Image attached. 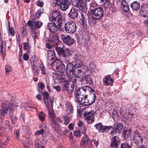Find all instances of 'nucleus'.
<instances>
[{
  "label": "nucleus",
  "instance_id": "nucleus-64",
  "mask_svg": "<svg viewBox=\"0 0 148 148\" xmlns=\"http://www.w3.org/2000/svg\"><path fill=\"white\" fill-rule=\"evenodd\" d=\"M114 132L115 134L116 135L119 134L121 132L114 127V129L112 130V132Z\"/></svg>",
  "mask_w": 148,
  "mask_h": 148
},
{
  "label": "nucleus",
  "instance_id": "nucleus-50",
  "mask_svg": "<svg viewBox=\"0 0 148 148\" xmlns=\"http://www.w3.org/2000/svg\"><path fill=\"white\" fill-rule=\"evenodd\" d=\"M74 135L77 137H80L81 135V134L80 132L76 130L73 133Z\"/></svg>",
  "mask_w": 148,
  "mask_h": 148
},
{
  "label": "nucleus",
  "instance_id": "nucleus-46",
  "mask_svg": "<svg viewBox=\"0 0 148 148\" xmlns=\"http://www.w3.org/2000/svg\"><path fill=\"white\" fill-rule=\"evenodd\" d=\"M9 27V32H10V34H11V35L13 36L14 35L15 32L14 29L12 27H10V26L9 25L8 26Z\"/></svg>",
  "mask_w": 148,
  "mask_h": 148
},
{
  "label": "nucleus",
  "instance_id": "nucleus-57",
  "mask_svg": "<svg viewBox=\"0 0 148 148\" xmlns=\"http://www.w3.org/2000/svg\"><path fill=\"white\" fill-rule=\"evenodd\" d=\"M23 44V49L25 50H27L29 47V43H28L25 42Z\"/></svg>",
  "mask_w": 148,
  "mask_h": 148
},
{
  "label": "nucleus",
  "instance_id": "nucleus-62",
  "mask_svg": "<svg viewBox=\"0 0 148 148\" xmlns=\"http://www.w3.org/2000/svg\"><path fill=\"white\" fill-rule=\"evenodd\" d=\"M53 88L56 90L57 91H60L61 90L60 87L59 86H53Z\"/></svg>",
  "mask_w": 148,
  "mask_h": 148
},
{
  "label": "nucleus",
  "instance_id": "nucleus-22",
  "mask_svg": "<svg viewBox=\"0 0 148 148\" xmlns=\"http://www.w3.org/2000/svg\"><path fill=\"white\" fill-rule=\"evenodd\" d=\"M78 101L82 104L85 106L90 105L88 101V99L87 96H84V97H79L77 99Z\"/></svg>",
  "mask_w": 148,
  "mask_h": 148
},
{
  "label": "nucleus",
  "instance_id": "nucleus-31",
  "mask_svg": "<svg viewBox=\"0 0 148 148\" xmlns=\"http://www.w3.org/2000/svg\"><path fill=\"white\" fill-rule=\"evenodd\" d=\"M66 71L67 73L70 74L71 73L73 74L74 66L71 63L68 64L66 63Z\"/></svg>",
  "mask_w": 148,
  "mask_h": 148
},
{
  "label": "nucleus",
  "instance_id": "nucleus-61",
  "mask_svg": "<svg viewBox=\"0 0 148 148\" xmlns=\"http://www.w3.org/2000/svg\"><path fill=\"white\" fill-rule=\"evenodd\" d=\"M43 4L44 3L42 1H38L37 3V5L40 7L42 6Z\"/></svg>",
  "mask_w": 148,
  "mask_h": 148
},
{
  "label": "nucleus",
  "instance_id": "nucleus-17",
  "mask_svg": "<svg viewBox=\"0 0 148 148\" xmlns=\"http://www.w3.org/2000/svg\"><path fill=\"white\" fill-rule=\"evenodd\" d=\"M84 116L88 123L91 124L94 121V118L93 112H86L84 114Z\"/></svg>",
  "mask_w": 148,
  "mask_h": 148
},
{
  "label": "nucleus",
  "instance_id": "nucleus-8",
  "mask_svg": "<svg viewBox=\"0 0 148 148\" xmlns=\"http://www.w3.org/2000/svg\"><path fill=\"white\" fill-rule=\"evenodd\" d=\"M64 29L68 34H73L76 29V25L73 21H69L65 25Z\"/></svg>",
  "mask_w": 148,
  "mask_h": 148
},
{
  "label": "nucleus",
  "instance_id": "nucleus-2",
  "mask_svg": "<svg viewBox=\"0 0 148 148\" xmlns=\"http://www.w3.org/2000/svg\"><path fill=\"white\" fill-rule=\"evenodd\" d=\"M91 17L89 19L88 21L91 25H95L97 21L101 19L103 16V10L101 7L91 9L90 10Z\"/></svg>",
  "mask_w": 148,
  "mask_h": 148
},
{
  "label": "nucleus",
  "instance_id": "nucleus-6",
  "mask_svg": "<svg viewBox=\"0 0 148 148\" xmlns=\"http://www.w3.org/2000/svg\"><path fill=\"white\" fill-rule=\"evenodd\" d=\"M53 69L54 71L63 72L65 70V65L62 63L59 59L56 60L55 62L51 64Z\"/></svg>",
  "mask_w": 148,
  "mask_h": 148
},
{
  "label": "nucleus",
  "instance_id": "nucleus-13",
  "mask_svg": "<svg viewBox=\"0 0 148 148\" xmlns=\"http://www.w3.org/2000/svg\"><path fill=\"white\" fill-rule=\"evenodd\" d=\"M42 23L40 21H35L34 20L28 21L27 23V25L31 28H40L42 25Z\"/></svg>",
  "mask_w": 148,
  "mask_h": 148
},
{
  "label": "nucleus",
  "instance_id": "nucleus-27",
  "mask_svg": "<svg viewBox=\"0 0 148 148\" xmlns=\"http://www.w3.org/2000/svg\"><path fill=\"white\" fill-rule=\"evenodd\" d=\"M77 12L76 10L74 8H72L68 14V16L72 19L77 17Z\"/></svg>",
  "mask_w": 148,
  "mask_h": 148
},
{
  "label": "nucleus",
  "instance_id": "nucleus-54",
  "mask_svg": "<svg viewBox=\"0 0 148 148\" xmlns=\"http://www.w3.org/2000/svg\"><path fill=\"white\" fill-rule=\"evenodd\" d=\"M41 146L40 142L38 140H36L35 142V146L36 148H39Z\"/></svg>",
  "mask_w": 148,
  "mask_h": 148
},
{
  "label": "nucleus",
  "instance_id": "nucleus-19",
  "mask_svg": "<svg viewBox=\"0 0 148 148\" xmlns=\"http://www.w3.org/2000/svg\"><path fill=\"white\" fill-rule=\"evenodd\" d=\"M132 138L136 144H138L142 143L143 140L140 133L137 131H135L134 135L133 136Z\"/></svg>",
  "mask_w": 148,
  "mask_h": 148
},
{
  "label": "nucleus",
  "instance_id": "nucleus-23",
  "mask_svg": "<svg viewBox=\"0 0 148 148\" xmlns=\"http://www.w3.org/2000/svg\"><path fill=\"white\" fill-rule=\"evenodd\" d=\"M95 126L96 128L99 131L108 130L111 128L110 126H103L101 123L97 124Z\"/></svg>",
  "mask_w": 148,
  "mask_h": 148
},
{
  "label": "nucleus",
  "instance_id": "nucleus-63",
  "mask_svg": "<svg viewBox=\"0 0 148 148\" xmlns=\"http://www.w3.org/2000/svg\"><path fill=\"white\" fill-rule=\"evenodd\" d=\"M21 34L23 36L26 37L27 36V32L26 30L25 29L22 30Z\"/></svg>",
  "mask_w": 148,
  "mask_h": 148
},
{
  "label": "nucleus",
  "instance_id": "nucleus-45",
  "mask_svg": "<svg viewBox=\"0 0 148 148\" xmlns=\"http://www.w3.org/2000/svg\"><path fill=\"white\" fill-rule=\"evenodd\" d=\"M1 52L3 53V49L4 46L5 45V42H2V40H1V42L0 43Z\"/></svg>",
  "mask_w": 148,
  "mask_h": 148
},
{
  "label": "nucleus",
  "instance_id": "nucleus-15",
  "mask_svg": "<svg viewBox=\"0 0 148 148\" xmlns=\"http://www.w3.org/2000/svg\"><path fill=\"white\" fill-rule=\"evenodd\" d=\"M140 15L144 17L148 16V4H144L141 5L140 10Z\"/></svg>",
  "mask_w": 148,
  "mask_h": 148
},
{
  "label": "nucleus",
  "instance_id": "nucleus-49",
  "mask_svg": "<svg viewBox=\"0 0 148 148\" xmlns=\"http://www.w3.org/2000/svg\"><path fill=\"white\" fill-rule=\"evenodd\" d=\"M29 49H28L26 53H25L23 55V59L25 60H27L29 58V56L27 54L28 53L29 51Z\"/></svg>",
  "mask_w": 148,
  "mask_h": 148
},
{
  "label": "nucleus",
  "instance_id": "nucleus-51",
  "mask_svg": "<svg viewBox=\"0 0 148 148\" xmlns=\"http://www.w3.org/2000/svg\"><path fill=\"white\" fill-rule=\"evenodd\" d=\"M59 1L58 0H53L52 3V6L53 7H55L57 4L59 5Z\"/></svg>",
  "mask_w": 148,
  "mask_h": 148
},
{
  "label": "nucleus",
  "instance_id": "nucleus-58",
  "mask_svg": "<svg viewBox=\"0 0 148 148\" xmlns=\"http://www.w3.org/2000/svg\"><path fill=\"white\" fill-rule=\"evenodd\" d=\"M14 135L16 139H18L19 134V131L18 130H16L14 132Z\"/></svg>",
  "mask_w": 148,
  "mask_h": 148
},
{
  "label": "nucleus",
  "instance_id": "nucleus-5",
  "mask_svg": "<svg viewBox=\"0 0 148 148\" xmlns=\"http://www.w3.org/2000/svg\"><path fill=\"white\" fill-rule=\"evenodd\" d=\"M93 90V89L88 86H83L78 89L76 91V97L77 99L79 97L86 96L87 93L90 92Z\"/></svg>",
  "mask_w": 148,
  "mask_h": 148
},
{
  "label": "nucleus",
  "instance_id": "nucleus-26",
  "mask_svg": "<svg viewBox=\"0 0 148 148\" xmlns=\"http://www.w3.org/2000/svg\"><path fill=\"white\" fill-rule=\"evenodd\" d=\"M90 92L91 93L88 95H87V96L90 105H91L94 102L95 100L96 95L93 90Z\"/></svg>",
  "mask_w": 148,
  "mask_h": 148
},
{
  "label": "nucleus",
  "instance_id": "nucleus-32",
  "mask_svg": "<svg viewBox=\"0 0 148 148\" xmlns=\"http://www.w3.org/2000/svg\"><path fill=\"white\" fill-rule=\"evenodd\" d=\"M131 7L133 10H138L140 8V4L137 1H134L131 4Z\"/></svg>",
  "mask_w": 148,
  "mask_h": 148
},
{
  "label": "nucleus",
  "instance_id": "nucleus-34",
  "mask_svg": "<svg viewBox=\"0 0 148 148\" xmlns=\"http://www.w3.org/2000/svg\"><path fill=\"white\" fill-rule=\"evenodd\" d=\"M91 75H85V80L86 83H89L90 84L92 85L93 82L90 77Z\"/></svg>",
  "mask_w": 148,
  "mask_h": 148
},
{
  "label": "nucleus",
  "instance_id": "nucleus-47",
  "mask_svg": "<svg viewBox=\"0 0 148 148\" xmlns=\"http://www.w3.org/2000/svg\"><path fill=\"white\" fill-rule=\"evenodd\" d=\"M32 35L34 40L35 39L38 38V34L36 32L34 31L32 32Z\"/></svg>",
  "mask_w": 148,
  "mask_h": 148
},
{
  "label": "nucleus",
  "instance_id": "nucleus-30",
  "mask_svg": "<svg viewBox=\"0 0 148 148\" xmlns=\"http://www.w3.org/2000/svg\"><path fill=\"white\" fill-rule=\"evenodd\" d=\"M83 69L82 73H85V75H92V71L91 70H89L88 67L85 66H83L82 67Z\"/></svg>",
  "mask_w": 148,
  "mask_h": 148
},
{
  "label": "nucleus",
  "instance_id": "nucleus-39",
  "mask_svg": "<svg viewBox=\"0 0 148 148\" xmlns=\"http://www.w3.org/2000/svg\"><path fill=\"white\" fill-rule=\"evenodd\" d=\"M74 59L77 62H82V57L79 55H76L74 57Z\"/></svg>",
  "mask_w": 148,
  "mask_h": 148
},
{
  "label": "nucleus",
  "instance_id": "nucleus-29",
  "mask_svg": "<svg viewBox=\"0 0 148 148\" xmlns=\"http://www.w3.org/2000/svg\"><path fill=\"white\" fill-rule=\"evenodd\" d=\"M66 106L67 113L69 114H72L73 112V109L71 103H67L66 104Z\"/></svg>",
  "mask_w": 148,
  "mask_h": 148
},
{
  "label": "nucleus",
  "instance_id": "nucleus-14",
  "mask_svg": "<svg viewBox=\"0 0 148 148\" xmlns=\"http://www.w3.org/2000/svg\"><path fill=\"white\" fill-rule=\"evenodd\" d=\"M53 104L49 105L46 106L47 109L49 116L50 118L51 119L53 124H56V121L55 119L56 118V115L53 108Z\"/></svg>",
  "mask_w": 148,
  "mask_h": 148
},
{
  "label": "nucleus",
  "instance_id": "nucleus-59",
  "mask_svg": "<svg viewBox=\"0 0 148 148\" xmlns=\"http://www.w3.org/2000/svg\"><path fill=\"white\" fill-rule=\"evenodd\" d=\"M71 82V84H73L75 85V84L76 83V78L74 77V79L72 78L71 79L69 82Z\"/></svg>",
  "mask_w": 148,
  "mask_h": 148
},
{
  "label": "nucleus",
  "instance_id": "nucleus-33",
  "mask_svg": "<svg viewBox=\"0 0 148 148\" xmlns=\"http://www.w3.org/2000/svg\"><path fill=\"white\" fill-rule=\"evenodd\" d=\"M123 132L124 135V137L125 138H127L130 135L131 132V130L130 129H128L125 130L124 129L123 130Z\"/></svg>",
  "mask_w": 148,
  "mask_h": 148
},
{
  "label": "nucleus",
  "instance_id": "nucleus-28",
  "mask_svg": "<svg viewBox=\"0 0 148 148\" xmlns=\"http://www.w3.org/2000/svg\"><path fill=\"white\" fill-rule=\"evenodd\" d=\"M121 8L122 11L125 12H127L129 10L128 5L125 0H123L121 3Z\"/></svg>",
  "mask_w": 148,
  "mask_h": 148
},
{
  "label": "nucleus",
  "instance_id": "nucleus-42",
  "mask_svg": "<svg viewBox=\"0 0 148 148\" xmlns=\"http://www.w3.org/2000/svg\"><path fill=\"white\" fill-rule=\"evenodd\" d=\"M32 70L33 71L34 76H38V75L39 73L38 71L37 67L34 66V67H33Z\"/></svg>",
  "mask_w": 148,
  "mask_h": 148
},
{
  "label": "nucleus",
  "instance_id": "nucleus-55",
  "mask_svg": "<svg viewBox=\"0 0 148 148\" xmlns=\"http://www.w3.org/2000/svg\"><path fill=\"white\" fill-rule=\"evenodd\" d=\"M97 6V4L95 3H92L90 4V10H91V9H93L94 8H95Z\"/></svg>",
  "mask_w": 148,
  "mask_h": 148
},
{
  "label": "nucleus",
  "instance_id": "nucleus-3",
  "mask_svg": "<svg viewBox=\"0 0 148 148\" xmlns=\"http://www.w3.org/2000/svg\"><path fill=\"white\" fill-rule=\"evenodd\" d=\"M50 18L52 19V22L57 24L58 29L59 31H62L63 28L61 27L62 24V17L60 13L58 11L56 10L51 12L50 15Z\"/></svg>",
  "mask_w": 148,
  "mask_h": 148
},
{
  "label": "nucleus",
  "instance_id": "nucleus-7",
  "mask_svg": "<svg viewBox=\"0 0 148 148\" xmlns=\"http://www.w3.org/2000/svg\"><path fill=\"white\" fill-rule=\"evenodd\" d=\"M12 112L11 106L7 101L3 102L0 110V114L2 116H4L6 114H10Z\"/></svg>",
  "mask_w": 148,
  "mask_h": 148
},
{
  "label": "nucleus",
  "instance_id": "nucleus-24",
  "mask_svg": "<svg viewBox=\"0 0 148 148\" xmlns=\"http://www.w3.org/2000/svg\"><path fill=\"white\" fill-rule=\"evenodd\" d=\"M103 83L107 85H110L113 82V79L111 78L110 75L105 76L103 80Z\"/></svg>",
  "mask_w": 148,
  "mask_h": 148
},
{
  "label": "nucleus",
  "instance_id": "nucleus-37",
  "mask_svg": "<svg viewBox=\"0 0 148 148\" xmlns=\"http://www.w3.org/2000/svg\"><path fill=\"white\" fill-rule=\"evenodd\" d=\"M38 90L40 93H42V90L45 87V86L43 83H39L38 84Z\"/></svg>",
  "mask_w": 148,
  "mask_h": 148
},
{
  "label": "nucleus",
  "instance_id": "nucleus-1",
  "mask_svg": "<svg viewBox=\"0 0 148 148\" xmlns=\"http://www.w3.org/2000/svg\"><path fill=\"white\" fill-rule=\"evenodd\" d=\"M73 5L78 8L79 9L83 12L85 13H81L80 19L81 21V23L84 27L87 26V23L84 16L86 15L85 12L87 10L86 6L83 0H70Z\"/></svg>",
  "mask_w": 148,
  "mask_h": 148
},
{
  "label": "nucleus",
  "instance_id": "nucleus-36",
  "mask_svg": "<svg viewBox=\"0 0 148 148\" xmlns=\"http://www.w3.org/2000/svg\"><path fill=\"white\" fill-rule=\"evenodd\" d=\"M114 127L119 132H121L123 127V125L122 123H119L115 125Z\"/></svg>",
  "mask_w": 148,
  "mask_h": 148
},
{
  "label": "nucleus",
  "instance_id": "nucleus-20",
  "mask_svg": "<svg viewBox=\"0 0 148 148\" xmlns=\"http://www.w3.org/2000/svg\"><path fill=\"white\" fill-rule=\"evenodd\" d=\"M119 138L116 136L113 137L111 139L110 148H119Z\"/></svg>",
  "mask_w": 148,
  "mask_h": 148
},
{
  "label": "nucleus",
  "instance_id": "nucleus-52",
  "mask_svg": "<svg viewBox=\"0 0 148 148\" xmlns=\"http://www.w3.org/2000/svg\"><path fill=\"white\" fill-rule=\"evenodd\" d=\"M105 1L103 5L104 6L105 8H107L110 5V1L109 0H105Z\"/></svg>",
  "mask_w": 148,
  "mask_h": 148
},
{
  "label": "nucleus",
  "instance_id": "nucleus-25",
  "mask_svg": "<svg viewBox=\"0 0 148 148\" xmlns=\"http://www.w3.org/2000/svg\"><path fill=\"white\" fill-rule=\"evenodd\" d=\"M47 28L50 32H54L57 31L58 26L57 24H56L53 22V23H48Z\"/></svg>",
  "mask_w": 148,
  "mask_h": 148
},
{
  "label": "nucleus",
  "instance_id": "nucleus-56",
  "mask_svg": "<svg viewBox=\"0 0 148 148\" xmlns=\"http://www.w3.org/2000/svg\"><path fill=\"white\" fill-rule=\"evenodd\" d=\"M89 67L91 69L90 70H93L96 67V65L94 63L91 62L89 64Z\"/></svg>",
  "mask_w": 148,
  "mask_h": 148
},
{
  "label": "nucleus",
  "instance_id": "nucleus-18",
  "mask_svg": "<svg viewBox=\"0 0 148 148\" xmlns=\"http://www.w3.org/2000/svg\"><path fill=\"white\" fill-rule=\"evenodd\" d=\"M60 8L62 10H65L69 8V0H59Z\"/></svg>",
  "mask_w": 148,
  "mask_h": 148
},
{
  "label": "nucleus",
  "instance_id": "nucleus-35",
  "mask_svg": "<svg viewBox=\"0 0 148 148\" xmlns=\"http://www.w3.org/2000/svg\"><path fill=\"white\" fill-rule=\"evenodd\" d=\"M38 116L41 122H43L44 121L46 115L42 112H40L38 114Z\"/></svg>",
  "mask_w": 148,
  "mask_h": 148
},
{
  "label": "nucleus",
  "instance_id": "nucleus-10",
  "mask_svg": "<svg viewBox=\"0 0 148 148\" xmlns=\"http://www.w3.org/2000/svg\"><path fill=\"white\" fill-rule=\"evenodd\" d=\"M83 66L77 63L74 65L73 74L77 77L81 78L83 75L82 67Z\"/></svg>",
  "mask_w": 148,
  "mask_h": 148
},
{
  "label": "nucleus",
  "instance_id": "nucleus-44",
  "mask_svg": "<svg viewBox=\"0 0 148 148\" xmlns=\"http://www.w3.org/2000/svg\"><path fill=\"white\" fill-rule=\"evenodd\" d=\"M64 124L65 125H67L68 124L70 121L69 117L65 116H64Z\"/></svg>",
  "mask_w": 148,
  "mask_h": 148
},
{
  "label": "nucleus",
  "instance_id": "nucleus-38",
  "mask_svg": "<svg viewBox=\"0 0 148 148\" xmlns=\"http://www.w3.org/2000/svg\"><path fill=\"white\" fill-rule=\"evenodd\" d=\"M43 10L40 9L38 10L36 12L35 16V18L36 19L39 18L41 14L43 13Z\"/></svg>",
  "mask_w": 148,
  "mask_h": 148
},
{
  "label": "nucleus",
  "instance_id": "nucleus-60",
  "mask_svg": "<svg viewBox=\"0 0 148 148\" xmlns=\"http://www.w3.org/2000/svg\"><path fill=\"white\" fill-rule=\"evenodd\" d=\"M74 126V124L73 123H71L69 125L68 127L70 130H72L73 129Z\"/></svg>",
  "mask_w": 148,
  "mask_h": 148
},
{
  "label": "nucleus",
  "instance_id": "nucleus-48",
  "mask_svg": "<svg viewBox=\"0 0 148 148\" xmlns=\"http://www.w3.org/2000/svg\"><path fill=\"white\" fill-rule=\"evenodd\" d=\"M44 132V130L42 129L40 130H38L36 131L35 133V134L36 135H38L40 134H42Z\"/></svg>",
  "mask_w": 148,
  "mask_h": 148
},
{
  "label": "nucleus",
  "instance_id": "nucleus-12",
  "mask_svg": "<svg viewBox=\"0 0 148 148\" xmlns=\"http://www.w3.org/2000/svg\"><path fill=\"white\" fill-rule=\"evenodd\" d=\"M44 97L43 98L46 106L48 105H52L54 102V99L53 97H51L49 98V95L48 92L45 91L43 94Z\"/></svg>",
  "mask_w": 148,
  "mask_h": 148
},
{
  "label": "nucleus",
  "instance_id": "nucleus-53",
  "mask_svg": "<svg viewBox=\"0 0 148 148\" xmlns=\"http://www.w3.org/2000/svg\"><path fill=\"white\" fill-rule=\"evenodd\" d=\"M94 142V144L96 148H97L98 145L99 143V140L97 139H95L93 140Z\"/></svg>",
  "mask_w": 148,
  "mask_h": 148
},
{
  "label": "nucleus",
  "instance_id": "nucleus-4",
  "mask_svg": "<svg viewBox=\"0 0 148 148\" xmlns=\"http://www.w3.org/2000/svg\"><path fill=\"white\" fill-rule=\"evenodd\" d=\"M56 50L60 55L61 59L66 61L68 58L69 56H70L73 53V51L68 48L64 49L59 47L56 48Z\"/></svg>",
  "mask_w": 148,
  "mask_h": 148
},
{
  "label": "nucleus",
  "instance_id": "nucleus-21",
  "mask_svg": "<svg viewBox=\"0 0 148 148\" xmlns=\"http://www.w3.org/2000/svg\"><path fill=\"white\" fill-rule=\"evenodd\" d=\"M71 82H68L64 85L63 87V90L67 91L69 94H71L73 91L74 87V85L71 84Z\"/></svg>",
  "mask_w": 148,
  "mask_h": 148
},
{
  "label": "nucleus",
  "instance_id": "nucleus-9",
  "mask_svg": "<svg viewBox=\"0 0 148 148\" xmlns=\"http://www.w3.org/2000/svg\"><path fill=\"white\" fill-rule=\"evenodd\" d=\"M61 38L65 45L69 46L73 45L76 42L73 38L69 35L62 34L61 35Z\"/></svg>",
  "mask_w": 148,
  "mask_h": 148
},
{
  "label": "nucleus",
  "instance_id": "nucleus-40",
  "mask_svg": "<svg viewBox=\"0 0 148 148\" xmlns=\"http://www.w3.org/2000/svg\"><path fill=\"white\" fill-rule=\"evenodd\" d=\"M5 74L7 75H8L9 73L12 71L11 66L9 65H6L5 68Z\"/></svg>",
  "mask_w": 148,
  "mask_h": 148
},
{
  "label": "nucleus",
  "instance_id": "nucleus-41",
  "mask_svg": "<svg viewBox=\"0 0 148 148\" xmlns=\"http://www.w3.org/2000/svg\"><path fill=\"white\" fill-rule=\"evenodd\" d=\"M40 70L42 71V73L44 75L46 73L45 67V65L43 64L42 62L40 65Z\"/></svg>",
  "mask_w": 148,
  "mask_h": 148
},
{
  "label": "nucleus",
  "instance_id": "nucleus-16",
  "mask_svg": "<svg viewBox=\"0 0 148 148\" xmlns=\"http://www.w3.org/2000/svg\"><path fill=\"white\" fill-rule=\"evenodd\" d=\"M80 145L82 148H85L87 146L89 147L88 148H90L91 142L89 138L86 136L84 137L81 140Z\"/></svg>",
  "mask_w": 148,
  "mask_h": 148
},
{
  "label": "nucleus",
  "instance_id": "nucleus-11",
  "mask_svg": "<svg viewBox=\"0 0 148 148\" xmlns=\"http://www.w3.org/2000/svg\"><path fill=\"white\" fill-rule=\"evenodd\" d=\"M47 59L48 62L51 65L58 58H57L56 56V54L53 50H49L47 52Z\"/></svg>",
  "mask_w": 148,
  "mask_h": 148
},
{
  "label": "nucleus",
  "instance_id": "nucleus-43",
  "mask_svg": "<svg viewBox=\"0 0 148 148\" xmlns=\"http://www.w3.org/2000/svg\"><path fill=\"white\" fill-rule=\"evenodd\" d=\"M121 148H131V147L127 143H125L121 144Z\"/></svg>",
  "mask_w": 148,
  "mask_h": 148
}]
</instances>
